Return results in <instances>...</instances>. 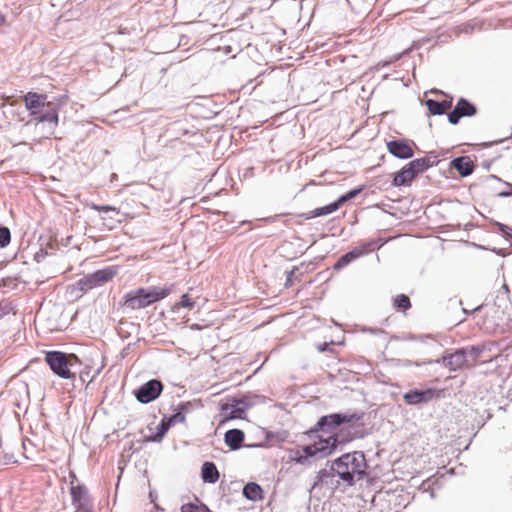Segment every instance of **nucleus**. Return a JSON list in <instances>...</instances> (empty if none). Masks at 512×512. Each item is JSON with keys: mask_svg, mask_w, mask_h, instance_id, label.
<instances>
[{"mask_svg": "<svg viewBox=\"0 0 512 512\" xmlns=\"http://www.w3.org/2000/svg\"><path fill=\"white\" fill-rule=\"evenodd\" d=\"M393 307L397 311L406 312L411 308L410 298L405 294H398L393 298Z\"/></svg>", "mask_w": 512, "mask_h": 512, "instance_id": "nucleus-22", "label": "nucleus"}, {"mask_svg": "<svg viewBox=\"0 0 512 512\" xmlns=\"http://www.w3.org/2000/svg\"><path fill=\"white\" fill-rule=\"evenodd\" d=\"M248 405L243 399L230 398L220 406L222 421L243 419Z\"/></svg>", "mask_w": 512, "mask_h": 512, "instance_id": "nucleus-7", "label": "nucleus"}, {"mask_svg": "<svg viewBox=\"0 0 512 512\" xmlns=\"http://www.w3.org/2000/svg\"><path fill=\"white\" fill-rule=\"evenodd\" d=\"M117 272L118 270L115 266L97 270L81 279L79 281V285L81 286V289H92L112 280L116 276Z\"/></svg>", "mask_w": 512, "mask_h": 512, "instance_id": "nucleus-6", "label": "nucleus"}, {"mask_svg": "<svg viewBox=\"0 0 512 512\" xmlns=\"http://www.w3.org/2000/svg\"><path fill=\"white\" fill-rule=\"evenodd\" d=\"M202 479L204 482L215 483L219 479V472L213 462H205L202 466Z\"/></svg>", "mask_w": 512, "mask_h": 512, "instance_id": "nucleus-19", "label": "nucleus"}, {"mask_svg": "<svg viewBox=\"0 0 512 512\" xmlns=\"http://www.w3.org/2000/svg\"><path fill=\"white\" fill-rule=\"evenodd\" d=\"M355 418V415L338 413L322 416L316 425L304 434V444L295 453L296 461L303 463L308 458H325L334 452L338 444L351 441L352 437H340L334 429Z\"/></svg>", "mask_w": 512, "mask_h": 512, "instance_id": "nucleus-1", "label": "nucleus"}, {"mask_svg": "<svg viewBox=\"0 0 512 512\" xmlns=\"http://www.w3.org/2000/svg\"><path fill=\"white\" fill-rule=\"evenodd\" d=\"M45 361L50 369L59 377L74 379L75 373L71 371L79 359L75 354H66L60 351H48L45 353Z\"/></svg>", "mask_w": 512, "mask_h": 512, "instance_id": "nucleus-5", "label": "nucleus"}, {"mask_svg": "<svg viewBox=\"0 0 512 512\" xmlns=\"http://www.w3.org/2000/svg\"><path fill=\"white\" fill-rule=\"evenodd\" d=\"M416 178L414 173L411 171L410 167L406 164L399 172H397L393 178V185L400 186H408L413 180Z\"/></svg>", "mask_w": 512, "mask_h": 512, "instance_id": "nucleus-17", "label": "nucleus"}, {"mask_svg": "<svg viewBox=\"0 0 512 512\" xmlns=\"http://www.w3.org/2000/svg\"><path fill=\"white\" fill-rule=\"evenodd\" d=\"M195 305V301L191 298L189 294H183L179 302H176L173 306V310H178L179 308H188L192 309Z\"/></svg>", "mask_w": 512, "mask_h": 512, "instance_id": "nucleus-24", "label": "nucleus"}, {"mask_svg": "<svg viewBox=\"0 0 512 512\" xmlns=\"http://www.w3.org/2000/svg\"><path fill=\"white\" fill-rule=\"evenodd\" d=\"M11 234L7 227H0V247H5L10 243Z\"/></svg>", "mask_w": 512, "mask_h": 512, "instance_id": "nucleus-27", "label": "nucleus"}, {"mask_svg": "<svg viewBox=\"0 0 512 512\" xmlns=\"http://www.w3.org/2000/svg\"><path fill=\"white\" fill-rule=\"evenodd\" d=\"M361 191H362V187L353 189V190L349 191L348 193H346L345 195H342L341 197H339L337 199L338 205L341 206L348 200L355 198Z\"/></svg>", "mask_w": 512, "mask_h": 512, "instance_id": "nucleus-25", "label": "nucleus"}, {"mask_svg": "<svg viewBox=\"0 0 512 512\" xmlns=\"http://www.w3.org/2000/svg\"><path fill=\"white\" fill-rule=\"evenodd\" d=\"M414 175L417 177L418 174L425 172L430 166V159L427 157L417 158L410 161L407 164Z\"/></svg>", "mask_w": 512, "mask_h": 512, "instance_id": "nucleus-20", "label": "nucleus"}, {"mask_svg": "<svg viewBox=\"0 0 512 512\" xmlns=\"http://www.w3.org/2000/svg\"><path fill=\"white\" fill-rule=\"evenodd\" d=\"M11 98H12V97H7V98H6V101H7V103H9L10 105H13L16 101H11Z\"/></svg>", "mask_w": 512, "mask_h": 512, "instance_id": "nucleus-32", "label": "nucleus"}, {"mask_svg": "<svg viewBox=\"0 0 512 512\" xmlns=\"http://www.w3.org/2000/svg\"><path fill=\"white\" fill-rule=\"evenodd\" d=\"M387 150L400 159H408L414 155L412 142L408 140H392L386 143Z\"/></svg>", "mask_w": 512, "mask_h": 512, "instance_id": "nucleus-9", "label": "nucleus"}, {"mask_svg": "<svg viewBox=\"0 0 512 512\" xmlns=\"http://www.w3.org/2000/svg\"><path fill=\"white\" fill-rule=\"evenodd\" d=\"M434 397V391L431 389L420 391V390H412L404 395V400L408 404H419L422 402H427Z\"/></svg>", "mask_w": 512, "mask_h": 512, "instance_id": "nucleus-15", "label": "nucleus"}, {"mask_svg": "<svg viewBox=\"0 0 512 512\" xmlns=\"http://www.w3.org/2000/svg\"><path fill=\"white\" fill-rule=\"evenodd\" d=\"M26 109L37 122L58 124V107L47 101L46 94L28 92L22 97Z\"/></svg>", "mask_w": 512, "mask_h": 512, "instance_id": "nucleus-3", "label": "nucleus"}, {"mask_svg": "<svg viewBox=\"0 0 512 512\" xmlns=\"http://www.w3.org/2000/svg\"><path fill=\"white\" fill-rule=\"evenodd\" d=\"M243 494L249 500H252V501L261 500L262 499V488L258 484L251 482L244 486Z\"/></svg>", "mask_w": 512, "mask_h": 512, "instance_id": "nucleus-21", "label": "nucleus"}, {"mask_svg": "<svg viewBox=\"0 0 512 512\" xmlns=\"http://www.w3.org/2000/svg\"><path fill=\"white\" fill-rule=\"evenodd\" d=\"M162 389L163 385L160 381L150 380L139 388L136 398L141 403H149L161 394Z\"/></svg>", "mask_w": 512, "mask_h": 512, "instance_id": "nucleus-8", "label": "nucleus"}, {"mask_svg": "<svg viewBox=\"0 0 512 512\" xmlns=\"http://www.w3.org/2000/svg\"><path fill=\"white\" fill-rule=\"evenodd\" d=\"M70 493L77 512H90L91 505L85 486L72 484Z\"/></svg>", "mask_w": 512, "mask_h": 512, "instance_id": "nucleus-10", "label": "nucleus"}, {"mask_svg": "<svg viewBox=\"0 0 512 512\" xmlns=\"http://www.w3.org/2000/svg\"><path fill=\"white\" fill-rule=\"evenodd\" d=\"M362 252L360 250H353V251H350L348 253H346L345 255H343L339 260L338 262L336 263L335 267L336 268H342L344 266H346L347 264H349L352 260L358 258L359 256H361Z\"/></svg>", "mask_w": 512, "mask_h": 512, "instance_id": "nucleus-23", "label": "nucleus"}, {"mask_svg": "<svg viewBox=\"0 0 512 512\" xmlns=\"http://www.w3.org/2000/svg\"><path fill=\"white\" fill-rule=\"evenodd\" d=\"M244 433L239 429H231L225 433V443L232 450H237L241 447L244 441Z\"/></svg>", "mask_w": 512, "mask_h": 512, "instance_id": "nucleus-18", "label": "nucleus"}, {"mask_svg": "<svg viewBox=\"0 0 512 512\" xmlns=\"http://www.w3.org/2000/svg\"><path fill=\"white\" fill-rule=\"evenodd\" d=\"M427 109L432 115H442L452 107V98L443 100L428 99L425 102Z\"/></svg>", "mask_w": 512, "mask_h": 512, "instance_id": "nucleus-14", "label": "nucleus"}, {"mask_svg": "<svg viewBox=\"0 0 512 512\" xmlns=\"http://www.w3.org/2000/svg\"><path fill=\"white\" fill-rule=\"evenodd\" d=\"M294 273V269L291 270L289 273H288V276H287V280H286V283H285V286H291L292 285V275Z\"/></svg>", "mask_w": 512, "mask_h": 512, "instance_id": "nucleus-29", "label": "nucleus"}, {"mask_svg": "<svg viewBox=\"0 0 512 512\" xmlns=\"http://www.w3.org/2000/svg\"><path fill=\"white\" fill-rule=\"evenodd\" d=\"M98 210L102 211V212H108V211H116V208L111 207V206H102V207L98 208Z\"/></svg>", "mask_w": 512, "mask_h": 512, "instance_id": "nucleus-30", "label": "nucleus"}, {"mask_svg": "<svg viewBox=\"0 0 512 512\" xmlns=\"http://www.w3.org/2000/svg\"><path fill=\"white\" fill-rule=\"evenodd\" d=\"M451 168H454L462 177H466L474 171L475 165L469 156H461L450 162Z\"/></svg>", "mask_w": 512, "mask_h": 512, "instance_id": "nucleus-13", "label": "nucleus"}, {"mask_svg": "<svg viewBox=\"0 0 512 512\" xmlns=\"http://www.w3.org/2000/svg\"><path fill=\"white\" fill-rule=\"evenodd\" d=\"M327 348H328V344H327V343H324V344H322V345H319V346H318V350H319L320 352H324V351H326V350H327Z\"/></svg>", "mask_w": 512, "mask_h": 512, "instance_id": "nucleus-31", "label": "nucleus"}, {"mask_svg": "<svg viewBox=\"0 0 512 512\" xmlns=\"http://www.w3.org/2000/svg\"><path fill=\"white\" fill-rule=\"evenodd\" d=\"M510 195H512V185H510Z\"/></svg>", "mask_w": 512, "mask_h": 512, "instance_id": "nucleus-33", "label": "nucleus"}, {"mask_svg": "<svg viewBox=\"0 0 512 512\" xmlns=\"http://www.w3.org/2000/svg\"><path fill=\"white\" fill-rule=\"evenodd\" d=\"M464 362V353L463 352H456L449 358V364L453 365L455 364L457 367H460L462 363Z\"/></svg>", "mask_w": 512, "mask_h": 512, "instance_id": "nucleus-28", "label": "nucleus"}, {"mask_svg": "<svg viewBox=\"0 0 512 512\" xmlns=\"http://www.w3.org/2000/svg\"><path fill=\"white\" fill-rule=\"evenodd\" d=\"M181 512H208V509L203 506H198L193 503H187L181 506Z\"/></svg>", "mask_w": 512, "mask_h": 512, "instance_id": "nucleus-26", "label": "nucleus"}, {"mask_svg": "<svg viewBox=\"0 0 512 512\" xmlns=\"http://www.w3.org/2000/svg\"><path fill=\"white\" fill-rule=\"evenodd\" d=\"M0 21L2 22V21H3V19H2V18H0Z\"/></svg>", "mask_w": 512, "mask_h": 512, "instance_id": "nucleus-34", "label": "nucleus"}, {"mask_svg": "<svg viewBox=\"0 0 512 512\" xmlns=\"http://www.w3.org/2000/svg\"><path fill=\"white\" fill-rule=\"evenodd\" d=\"M366 468L364 454L356 451L342 455L332 465V470L348 485L353 484L355 477L360 479Z\"/></svg>", "mask_w": 512, "mask_h": 512, "instance_id": "nucleus-2", "label": "nucleus"}, {"mask_svg": "<svg viewBox=\"0 0 512 512\" xmlns=\"http://www.w3.org/2000/svg\"><path fill=\"white\" fill-rule=\"evenodd\" d=\"M184 419H185V417L181 413H177L168 419H163L161 421V423L157 426V433L154 436H149L147 438V441H151V442L161 441L162 438L164 437V435L169 430L171 425H173L174 423H176L178 421L182 422V421H184Z\"/></svg>", "mask_w": 512, "mask_h": 512, "instance_id": "nucleus-12", "label": "nucleus"}, {"mask_svg": "<svg viewBox=\"0 0 512 512\" xmlns=\"http://www.w3.org/2000/svg\"><path fill=\"white\" fill-rule=\"evenodd\" d=\"M339 208H340V206L338 205L337 201H335L326 206L319 207V208H316L314 210H311V211H308L305 213H301L298 216L300 218H303L304 220H310L312 218L331 214V213L337 211Z\"/></svg>", "mask_w": 512, "mask_h": 512, "instance_id": "nucleus-16", "label": "nucleus"}, {"mask_svg": "<svg viewBox=\"0 0 512 512\" xmlns=\"http://www.w3.org/2000/svg\"><path fill=\"white\" fill-rule=\"evenodd\" d=\"M171 293L167 287L138 288L124 296L123 306L130 310H139L146 308L164 298Z\"/></svg>", "mask_w": 512, "mask_h": 512, "instance_id": "nucleus-4", "label": "nucleus"}, {"mask_svg": "<svg viewBox=\"0 0 512 512\" xmlns=\"http://www.w3.org/2000/svg\"><path fill=\"white\" fill-rule=\"evenodd\" d=\"M477 112L476 107L466 99H460L455 108L448 114V120L451 124H457L462 117L473 116Z\"/></svg>", "mask_w": 512, "mask_h": 512, "instance_id": "nucleus-11", "label": "nucleus"}]
</instances>
